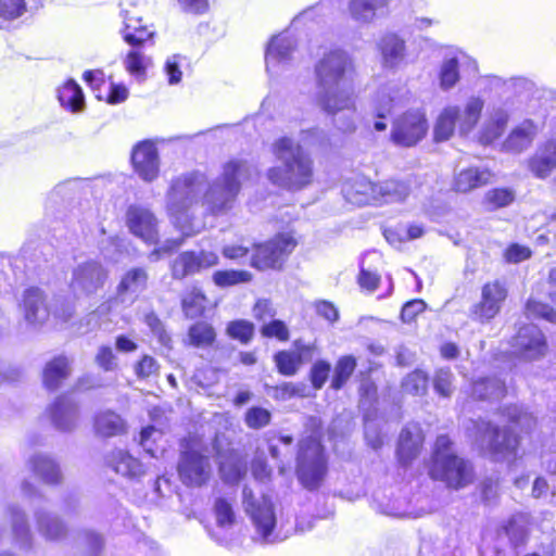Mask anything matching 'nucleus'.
<instances>
[{"mask_svg":"<svg viewBox=\"0 0 556 556\" xmlns=\"http://www.w3.org/2000/svg\"><path fill=\"white\" fill-rule=\"evenodd\" d=\"M130 162L134 170L146 181L154 180L159 175V154L151 140L136 143L131 150Z\"/></svg>","mask_w":556,"mask_h":556,"instance_id":"17","label":"nucleus"},{"mask_svg":"<svg viewBox=\"0 0 556 556\" xmlns=\"http://www.w3.org/2000/svg\"><path fill=\"white\" fill-rule=\"evenodd\" d=\"M379 50L383 63L388 66H394L405 55V41L396 34H387L380 39Z\"/></svg>","mask_w":556,"mask_h":556,"instance_id":"38","label":"nucleus"},{"mask_svg":"<svg viewBox=\"0 0 556 556\" xmlns=\"http://www.w3.org/2000/svg\"><path fill=\"white\" fill-rule=\"evenodd\" d=\"M125 68L128 74L138 78L144 79L147 75V64L144 56L138 50H130L125 56Z\"/></svg>","mask_w":556,"mask_h":556,"instance_id":"53","label":"nucleus"},{"mask_svg":"<svg viewBox=\"0 0 556 556\" xmlns=\"http://www.w3.org/2000/svg\"><path fill=\"white\" fill-rule=\"evenodd\" d=\"M453 441L447 434L437 437L430 457L426 463L431 480L440 481L450 490H462L476 478L473 464L453 451Z\"/></svg>","mask_w":556,"mask_h":556,"instance_id":"3","label":"nucleus"},{"mask_svg":"<svg viewBox=\"0 0 556 556\" xmlns=\"http://www.w3.org/2000/svg\"><path fill=\"white\" fill-rule=\"evenodd\" d=\"M214 514L219 527H230L236 521L235 511L231 503L225 497H218L214 504Z\"/></svg>","mask_w":556,"mask_h":556,"instance_id":"54","label":"nucleus"},{"mask_svg":"<svg viewBox=\"0 0 556 556\" xmlns=\"http://www.w3.org/2000/svg\"><path fill=\"white\" fill-rule=\"evenodd\" d=\"M245 169V162L231 159L223 164L218 178L208 184L201 197L205 215H224L235 207L241 192L240 177Z\"/></svg>","mask_w":556,"mask_h":556,"instance_id":"5","label":"nucleus"},{"mask_svg":"<svg viewBox=\"0 0 556 556\" xmlns=\"http://www.w3.org/2000/svg\"><path fill=\"white\" fill-rule=\"evenodd\" d=\"M219 264V256L211 250H187L179 253L169 265L174 280H184Z\"/></svg>","mask_w":556,"mask_h":556,"instance_id":"11","label":"nucleus"},{"mask_svg":"<svg viewBox=\"0 0 556 556\" xmlns=\"http://www.w3.org/2000/svg\"><path fill=\"white\" fill-rule=\"evenodd\" d=\"M357 283L362 290L371 293L379 288L381 283V277L377 271H372L364 267H361L359 273L357 275Z\"/></svg>","mask_w":556,"mask_h":556,"instance_id":"61","label":"nucleus"},{"mask_svg":"<svg viewBox=\"0 0 556 556\" xmlns=\"http://www.w3.org/2000/svg\"><path fill=\"white\" fill-rule=\"evenodd\" d=\"M281 166H271L266 177L273 186L290 192L301 191L315 180V167L312 156L289 137L278 138L271 147Z\"/></svg>","mask_w":556,"mask_h":556,"instance_id":"2","label":"nucleus"},{"mask_svg":"<svg viewBox=\"0 0 556 556\" xmlns=\"http://www.w3.org/2000/svg\"><path fill=\"white\" fill-rule=\"evenodd\" d=\"M47 413L54 427L67 431L74 425L76 407L64 395H60L48 406Z\"/></svg>","mask_w":556,"mask_h":556,"instance_id":"33","label":"nucleus"},{"mask_svg":"<svg viewBox=\"0 0 556 556\" xmlns=\"http://www.w3.org/2000/svg\"><path fill=\"white\" fill-rule=\"evenodd\" d=\"M218 471L227 483H237L243 479L247 466L243 458L236 450L218 453Z\"/></svg>","mask_w":556,"mask_h":556,"instance_id":"32","label":"nucleus"},{"mask_svg":"<svg viewBox=\"0 0 556 556\" xmlns=\"http://www.w3.org/2000/svg\"><path fill=\"white\" fill-rule=\"evenodd\" d=\"M504 533L508 536L513 547L523 546L529 538L528 530L518 525V522L510 518L502 527Z\"/></svg>","mask_w":556,"mask_h":556,"instance_id":"56","label":"nucleus"},{"mask_svg":"<svg viewBox=\"0 0 556 556\" xmlns=\"http://www.w3.org/2000/svg\"><path fill=\"white\" fill-rule=\"evenodd\" d=\"M121 34L123 40L134 48H140L147 42L153 41L154 37L152 26L146 23L141 16L129 11L124 14Z\"/></svg>","mask_w":556,"mask_h":556,"instance_id":"23","label":"nucleus"},{"mask_svg":"<svg viewBox=\"0 0 556 556\" xmlns=\"http://www.w3.org/2000/svg\"><path fill=\"white\" fill-rule=\"evenodd\" d=\"M295 350H280L277 351L274 356V363L277 371L285 377L294 376L305 358H311L314 346L309 344H299L294 342Z\"/></svg>","mask_w":556,"mask_h":556,"instance_id":"20","label":"nucleus"},{"mask_svg":"<svg viewBox=\"0 0 556 556\" xmlns=\"http://www.w3.org/2000/svg\"><path fill=\"white\" fill-rule=\"evenodd\" d=\"M243 500L247 504V511L250 514L258 533L262 536H267L271 533L276 517L273 504L264 500L263 503H257L251 490H243Z\"/></svg>","mask_w":556,"mask_h":556,"instance_id":"19","label":"nucleus"},{"mask_svg":"<svg viewBox=\"0 0 556 556\" xmlns=\"http://www.w3.org/2000/svg\"><path fill=\"white\" fill-rule=\"evenodd\" d=\"M94 362L104 371H112L116 368V355L109 345H101L98 349Z\"/></svg>","mask_w":556,"mask_h":556,"instance_id":"63","label":"nucleus"},{"mask_svg":"<svg viewBox=\"0 0 556 556\" xmlns=\"http://www.w3.org/2000/svg\"><path fill=\"white\" fill-rule=\"evenodd\" d=\"M212 280L219 288H229L251 282L253 274L245 269H220L213 273Z\"/></svg>","mask_w":556,"mask_h":556,"instance_id":"42","label":"nucleus"},{"mask_svg":"<svg viewBox=\"0 0 556 556\" xmlns=\"http://www.w3.org/2000/svg\"><path fill=\"white\" fill-rule=\"evenodd\" d=\"M531 256V249L519 243L508 244L503 252L504 261L508 264H517L529 260Z\"/></svg>","mask_w":556,"mask_h":556,"instance_id":"60","label":"nucleus"},{"mask_svg":"<svg viewBox=\"0 0 556 556\" xmlns=\"http://www.w3.org/2000/svg\"><path fill=\"white\" fill-rule=\"evenodd\" d=\"M195 177L182 175L175 178L167 190V215L175 222L188 215L189 210L197 202Z\"/></svg>","mask_w":556,"mask_h":556,"instance_id":"12","label":"nucleus"},{"mask_svg":"<svg viewBox=\"0 0 556 556\" xmlns=\"http://www.w3.org/2000/svg\"><path fill=\"white\" fill-rule=\"evenodd\" d=\"M71 374V359L64 354L55 355L42 368V386L48 391H56L70 378Z\"/></svg>","mask_w":556,"mask_h":556,"instance_id":"24","label":"nucleus"},{"mask_svg":"<svg viewBox=\"0 0 556 556\" xmlns=\"http://www.w3.org/2000/svg\"><path fill=\"white\" fill-rule=\"evenodd\" d=\"M93 431L101 438L123 435L127 431L125 420L114 410L98 412L92 418Z\"/></svg>","mask_w":556,"mask_h":556,"instance_id":"30","label":"nucleus"},{"mask_svg":"<svg viewBox=\"0 0 556 556\" xmlns=\"http://www.w3.org/2000/svg\"><path fill=\"white\" fill-rule=\"evenodd\" d=\"M331 365L325 359H318L312 365L308 372V378L313 389L320 390L325 386L326 381L328 380Z\"/></svg>","mask_w":556,"mask_h":556,"instance_id":"58","label":"nucleus"},{"mask_svg":"<svg viewBox=\"0 0 556 556\" xmlns=\"http://www.w3.org/2000/svg\"><path fill=\"white\" fill-rule=\"evenodd\" d=\"M328 472L329 455L324 444V433L315 430L298 442L294 473L304 490L315 492L324 485Z\"/></svg>","mask_w":556,"mask_h":556,"instance_id":"4","label":"nucleus"},{"mask_svg":"<svg viewBox=\"0 0 556 556\" xmlns=\"http://www.w3.org/2000/svg\"><path fill=\"white\" fill-rule=\"evenodd\" d=\"M440 85L443 89L454 87L459 80V63L456 58L443 62L440 71Z\"/></svg>","mask_w":556,"mask_h":556,"instance_id":"52","label":"nucleus"},{"mask_svg":"<svg viewBox=\"0 0 556 556\" xmlns=\"http://www.w3.org/2000/svg\"><path fill=\"white\" fill-rule=\"evenodd\" d=\"M135 375L140 380L155 377L160 371V364L151 355H142L134 365Z\"/></svg>","mask_w":556,"mask_h":556,"instance_id":"57","label":"nucleus"},{"mask_svg":"<svg viewBox=\"0 0 556 556\" xmlns=\"http://www.w3.org/2000/svg\"><path fill=\"white\" fill-rule=\"evenodd\" d=\"M38 530L49 540H56L65 534V526L56 518L46 513H39L36 516Z\"/></svg>","mask_w":556,"mask_h":556,"instance_id":"46","label":"nucleus"},{"mask_svg":"<svg viewBox=\"0 0 556 556\" xmlns=\"http://www.w3.org/2000/svg\"><path fill=\"white\" fill-rule=\"evenodd\" d=\"M217 333L214 326L205 320L191 324L187 330V344L198 349L211 348L215 344Z\"/></svg>","mask_w":556,"mask_h":556,"instance_id":"36","label":"nucleus"},{"mask_svg":"<svg viewBox=\"0 0 556 556\" xmlns=\"http://www.w3.org/2000/svg\"><path fill=\"white\" fill-rule=\"evenodd\" d=\"M529 169L541 179L548 177L556 168V139H548L539 147L528 161Z\"/></svg>","mask_w":556,"mask_h":556,"instance_id":"27","label":"nucleus"},{"mask_svg":"<svg viewBox=\"0 0 556 556\" xmlns=\"http://www.w3.org/2000/svg\"><path fill=\"white\" fill-rule=\"evenodd\" d=\"M22 309L25 319L29 323H37L40 320L39 312L48 316V308L46 305V295L38 287H29L23 293Z\"/></svg>","mask_w":556,"mask_h":556,"instance_id":"35","label":"nucleus"},{"mask_svg":"<svg viewBox=\"0 0 556 556\" xmlns=\"http://www.w3.org/2000/svg\"><path fill=\"white\" fill-rule=\"evenodd\" d=\"M508 394L505 381L496 378H480L472 381L467 397L472 403L500 402Z\"/></svg>","mask_w":556,"mask_h":556,"instance_id":"22","label":"nucleus"},{"mask_svg":"<svg viewBox=\"0 0 556 556\" xmlns=\"http://www.w3.org/2000/svg\"><path fill=\"white\" fill-rule=\"evenodd\" d=\"M484 102L479 97L470 98L465 109H459L458 128L462 132L470 131L478 124L483 110Z\"/></svg>","mask_w":556,"mask_h":556,"instance_id":"41","label":"nucleus"},{"mask_svg":"<svg viewBox=\"0 0 556 556\" xmlns=\"http://www.w3.org/2000/svg\"><path fill=\"white\" fill-rule=\"evenodd\" d=\"M514 340L518 355L528 362L539 361L548 353L546 337L535 325L521 326Z\"/></svg>","mask_w":556,"mask_h":556,"instance_id":"16","label":"nucleus"},{"mask_svg":"<svg viewBox=\"0 0 556 556\" xmlns=\"http://www.w3.org/2000/svg\"><path fill=\"white\" fill-rule=\"evenodd\" d=\"M316 84L331 86L352 81L356 67L353 58L343 49L327 51L314 66Z\"/></svg>","mask_w":556,"mask_h":556,"instance_id":"9","label":"nucleus"},{"mask_svg":"<svg viewBox=\"0 0 556 556\" xmlns=\"http://www.w3.org/2000/svg\"><path fill=\"white\" fill-rule=\"evenodd\" d=\"M301 241L302 236L293 228L254 241L251 244L250 266L257 271H282Z\"/></svg>","mask_w":556,"mask_h":556,"instance_id":"6","label":"nucleus"},{"mask_svg":"<svg viewBox=\"0 0 556 556\" xmlns=\"http://www.w3.org/2000/svg\"><path fill=\"white\" fill-rule=\"evenodd\" d=\"M179 447L176 471L180 482L187 488L206 485L213 477V466L201 435L190 433L181 438Z\"/></svg>","mask_w":556,"mask_h":556,"instance_id":"7","label":"nucleus"},{"mask_svg":"<svg viewBox=\"0 0 556 556\" xmlns=\"http://www.w3.org/2000/svg\"><path fill=\"white\" fill-rule=\"evenodd\" d=\"M526 313L534 318H542L556 324V309L549 304L534 299H528L525 304Z\"/></svg>","mask_w":556,"mask_h":556,"instance_id":"51","label":"nucleus"},{"mask_svg":"<svg viewBox=\"0 0 556 556\" xmlns=\"http://www.w3.org/2000/svg\"><path fill=\"white\" fill-rule=\"evenodd\" d=\"M243 420L250 429H262L270 424L271 413L262 406H252L247 409Z\"/></svg>","mask_w":556,"mask_h":556,"instance_id":"50","label":"nucleus"},{"mask_svg":"<svg viewBox=\"0 0 556 556\" xmlns=\"http://www.w3.org/2000/svg\"><path fill=\"white\" fill-rule=\"evenodd\" d=\"M260 333L266 339H276L279 342L290 340V331L287 324L281 319H271L264 323L260 328Z\"/></svg>","mask_w":556,"mask_h":556,"instance_id":"49","label":"nucleus"},{"mask_svg":"<svg viewBox=\"0 0 556 556\" xmlns=\"http://www.w3.org/2000/svg\"><path fill=\"white\" fill-rule=\"evenodd\" d=\"M105 466L111 468L115 473L137 478L144 473L142 463L132 456L127 450L114 448L104 457Z\"/></svg>","mask_w":556,"mask_h":556,"instance_id":"26","label":"nucleus"},{"mask_svg":"<svg viewBox=\"0 0 556 556\" xmlns=\"http://www.w3.org/2000/svg\"><path fill=\"white\" fill-rule=\"evenodd\" d=\"M459 108L446 106L438 116L434 125L433 137L438 142L448 140L458 126Z\"/></svg>","mask_w":556,"mask_h":556,"instance_id":"39","label":"nucleus"},{"mask_svg":"<svg viewBox=\"0 0 556 556\" xmlns=\"http://www.w3.org/2000/svg\"><path fill=\"white\" fill-rule=\"evenodd\" d=\"M357 367V359L354 355L340 356L334 365L330 388L334 391L341 390L353 376Z\"/></svg>","mask_w":556,"mask_h":556,"instance_id":"40","label":"nucleus"},{"mask_svg":"<svg viewBox=\"0 0 556 556\" xmlns=\"http://www.w3.org/2000/svg\"><path fill=\"white\" fill-rule=\"evenodd\" d=\"M184 243L182 238H174L166 240L162 245L154 248L149 252L148 258L152 262H156L163 258L165 255H169L177 251Z\"/></svg>","mask_w":556,"mask_h":556,"instance_id":"62","label":"nucleus"},{"mask_svg":"<svg viewBox=\"0 0 556 556\" xmlns=\"http://www.w3.org/2000/svg\"><path fill=\"white\" fill-rule=\"evenodd\" d=\"M227 336L240 342L241 344H249L255 333L254 324L247 319H233L226 326Z\"/></svg>","mask_w":556,"mask_h":556,"instance_id":"45","label":"nucleus"},{"mask_svg":"<svg viewBox=\"0 0 556 556\" xmlns=\"http://www.w3.org/2000/svg\"><path fill=\"white\" fill-rule=\"evenodd\" d=\"M109 270L98 261L79 264L72 275L70 288L74 293L90 296L104 288Z\"/></svg>","mask_w":556,"mask_h":556,"instance_id":"13","label":"nucleus"},{"mask_svg":"<svg viewBox=\"0 0 556 556\" xmlns=\"http://www.w3.org/2000/svg\"><path fill=\"white\" fill-rule=\"evenodd\" d=\"M536 135V124L531 119H525L509 132L503 147L507 152L520 153L532 144Z\"/></svg>","mask_w":556,"mask_h":556,"instance_id":"28","label":"nucleus"},{"mask_svg":"<svg viewBox=\"0 0 556 556\" xmlns=\"http://www.w3.org/2000/svg\"><path fill=\"white\" fill-rule=\"evenodd\" d=\"M60 104L70 112L77 113L85 108V96L81 87L74 80H65L58 89Z\"/></svg>","mask_w":556,"mask_h":556,"instance_id":"37","label":"nucleus"},{"mask_svg":"<svg viewBox=\"0 0 556 556\" xmlns=\"http://www.w3.org/2000/svg\"><path fill=\"white\" fill-rule=\"evenodd\" d=\"M429 376L421 369L407 374L402 382L403 390L412 395H424L428 390Z\"/></svg>","mask_w":556,"mask_h":556,"instance_id":"47","label":"nucleus"},{"mask_svg":"<svg viewBox=\"0 0 556 556\" xmlns=\"http://www.w3.org/2000/svg\"><path fill=\"white\" fill-rule=\"evenodd\" d=\"M314 308L318 317L324 318L330 324L339 319V311L330 301L318 300L314 303Z\"/></svg>","mask_w":556,"mask_h":556,"instance_id":"64","label":"nucleus"},{"mask_svg":"<svg viewBox=\"0 0 556 556\" xmlns=\"http://www.w3.org/2000/svg\"><path fill=\"white\" fill-rule=\"evenodd\" d=\"M28 467L30 472L46 484L58 485L63 480L59 464L48 455L36 454L31 456L28 460Z\"/></svg>","mask_w":556,"mask_h":556,"instance_id":"29","label":"nucleus"},{"mask_svg":"<svg viewBox=\"0 0 556 556\" xmlns=\"http://www.w3.org/2000/svg\"><path fill=\"white\" fill-rule=\"evenodd\" d=\"M514 201V191L505 187L490 189L483 195V204L489 211H496L506 207Z\"/></svg>","mask_w":556,"mask_h":556,"instance_id":"44","label":"nucleus"},{"mask_svg":"<svg viewBox=\"0 0 556 556\" xmlns=\"http://www.w3.org/2000/svg\"><path fill=\"white\" fill-rule=\"evenodd\" d=\"M452 378L453 375L448 368H440L435 371L433 387L439 395L443 397H450L452 395Z\"/></svg>","mask_w":556,"mask_h":556,"instance_id":"59","label":"nucleus"},{"mask_svg":"<svg viewBox=\"0 0 556 556\" xmlns=\"http://www.w3.org/2000/svg\"><path fill=\"white\" fill-rule=\"evenodd\" d=\"M492 177L493 174L489 168L469 166L454 175L452 190L456 193H468L491 184Z\"/></svg>","mask_w":556,"mask_h":556,"instance_id":"25","label":"nucleus"},{"mask_svg":"<svg viewBox=\"0 0 556 556\" xmlns=\"http://www.w3.org/2000/svg\"><path fill=\"white\" fill-rule=\"evenodd\" d=\"M341 192L345 201L354 206L375 204V182L364 175H355L345 180Z\"/></svg>","mask_w":556,"mask_h":556,"instance_id":"21","label":"nucleus"},{"mask_svg":"<svg viewBox=\"0 0 556 556\" xmlns=\"http://www.w3.org/2000/svg\"><path fill=\"white\" fill-rule=\"evenodd\" d=\"M496 415L504 420L500 426L491 420H472L471 431L480 453L495 463H515L522 458V440L531 437L538 427V418L517 403L498 406Z\"/></svg>","mask_w":556,"mask_h":556,"instance_id":"1","label":"nucleus"},{"mask_svg":"<svg viewBox=\"0 0 556 556\" xmlns=\"http://www.w3.org/2000/svg\"><path fill=\"white\" fill-rule=\"evenodd\" d=\"M424 443L425 434L419 426L403 428L396 447L397 462L404 467L410 465L421 453Z\"/></svg>","mask_w":556,"mask_h":556,"instance_id":"18","label":"nucleus"},{"mask_svg":"<svg viewBox=\"0 0 556 556\" xmlns=\"http://www.w3.org/2000/svg\"><path fill=\"white\" fill-rule=\"evenodd\" d=\"M126 225L129 232L146 244L155 245L160 242L159 219L150 208L130 205L126 211Z\"/></svg>","mask_w":556,"mask_h":556,"instance_id":"15","label":"nucleus"},{"mask_svg":"<svg viewBox=\"0 0 556 556\" xmlns=\"http://www.w3.org/2000/svg\"><path fill=\"white\" fill-rule=\"evenodd\" d=\"M409 194V186L406 181L388 178L380 182H375V204L382 205L404 201Z\"/></svg>","mask_w":556,"mask_h":556,"instance_id":"31","label":"nucleus"},{"mask_svg":"<svg viewBox=\"0 0 556 556\" xmlns=\"http://www.w3.org/2000/svg\"><path fill=\"white\" fill-rule=\"evenodd\" d=\"M27 11L25 0H0V21H14Z\"/></svg>","mask_w":556,"mask_h":556,"instance_id":"55","label":"nucleus"},{"mask_svg":"<svg viewBox=\"0 0 556 556\" xmlns=\"http://www.w3.org/2000/svg\"><path fill=\"white\" fill-rule=\"evenodd\" d=\"M429 130L427 114L422 109H408L392 121L391 141L403 148H412L426 138Z\"/></svg>","mask_w":556,"mask_h":556,"instance_id":"10","label":"nucleus"},{"mask_svg":"<svg viewBox=\"0 0 556 556\" xmlns=\"http://www.w3.org/2000/svg\"><path fill=\"white\" fill-rule=\"evenodd\" d=\"M180 307L187 318L203 317L210 308V299L200 287L192 286L182 294Z\"/></svg>","mask_w":556,"mask_h":556,"instance_id":"34","label":"nucleus"},{"mask_svg":"<svg viewBox=\"0 0 556 556\" xmlns=\"http://www.w3.org/2000/svg\"><path fill=\"white\" fill-rule=\"evenodd\" d=\"M508 295V286L504 279L485 281L481 286L480 299L469 308V319L479 325L490 324L500 316Z\"/></svg>","mask_w":556,"mask_h":556,"instance_id":"8","label":"nucleus"},{"mask_svg":"<svg viewBox=\"0 0 556 556\" xmlns=\"http://www.w3.org/2000/svg\"><path fill=\"white\" fill-rule=\"evenodd\" d=\"M320 93L318 94L317 102L319 108L327 115H336L344 111H356L353 83H343L331 86H320Z\"/></svg>","mask_w":556,"mask_h":556,"instance_id":"14","label":"nucleus"},{"mask_svg":"<svg viewBox=\"0 0 556 556\" xmlns=\"http://www.w3.org/2000/svg\"><path fill=\"white\" fill-rule=\"evenodd\" d=\"M388 4V0H351L349 11L356 21L369 22L376 14L377 9Z\"/></svg>","mask_w":556,"mask_h":556,"instance_id":"43","label":"nucleus"},{"mask_svg":"<svg viewBox=\"0 0 556 556\" xmlns=\"http://www.w3.org/2000/svg\"><path fill=\"white\" fill-rule=\"evenodd\" d=\"M148 281V274L141 267H134L127 270L119 280L116 291L117 294H124L136 286L144 287Z\"/></svg>","mask_w":556,"mask_h":556,"instance_id":"48","label":"nucleus"}]
</instances>
